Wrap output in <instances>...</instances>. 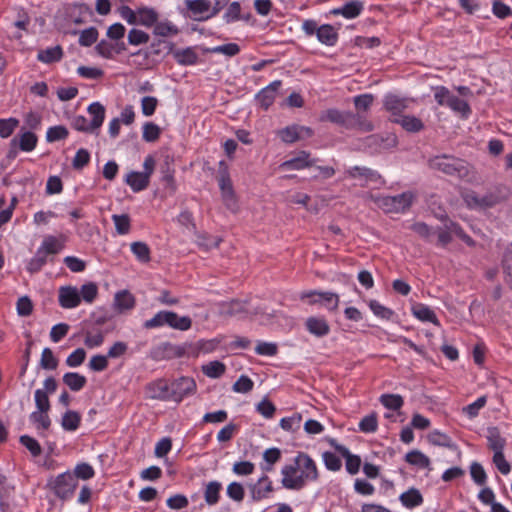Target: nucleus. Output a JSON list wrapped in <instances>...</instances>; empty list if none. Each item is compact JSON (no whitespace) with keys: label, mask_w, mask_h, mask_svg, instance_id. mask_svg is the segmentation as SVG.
I'll list each match as a JSON object with an SVG mask.
<instances>
[{"label":"nucleus","mask_w":512,"mask_h":512,"mask_svg":"<svg viewBox=\"0 0 512 512\" xmlns=\"http://www.w3.org/2000/svg\"><path fill=\"white\" fill-rule=\"evenodd\" d=\"M281 458V451L278 448H269L263 452V462L260 464V468L264 473L271 472L273 466Z\"/></svg>","instance_id":"473e14b6"},{"label":"nucleus","mask_w":512,"mask_h":512,"mask_svg":"<svg viewBox=\"0 0 512 512\" xmlns=\"http://www.w3.org/2000/svg\"><path fill=\"white\" fill-rule=\"evenodd\" d=\"M222 485L218 481H211L205 487L204 498L208 505H215L219 501Z\"/></svg>","instance_id":"58836bf2"},{"label":"nucleus","mask_w":512,"mask_h":512,"mask_svg":"<svg viewBox=\"0 0 512 512\" xmlns=\"http://www.w3.org/2000/svg\"><path fill=\"white\" fill-rule=\"evenodd\" d=\"M172 55L179 65L189 66L194 65L198 61V54L192 47L184 49H177L172 52Z\"/></svg>","instance_id":"cd10ccee"},{"label":"nucleus","mask_w":512,"mask_h":512,"mask_svg":"<svg viewBox=\"0 0 512 512\" xmlns=\"http://www.w3.org/2000/svg\"><path fill=\"white\" fill-rule=\"evenodd\" d=\"M168 326L179 331H187L192 326V320L189 316H179L173 311L162 310L157 312L151 319L144 322L146 329H156Z\"/></svg>","instance_id":"7ed1b4c3"},{"label":"nucleus","mask_w":512,"mask_h":512,"mask_svg":"<svg viewBox=\"0 0 512 512\" xmlns=\"http://www.w3.org/2000/svg\"><path fill=\"white\" fill-rule=\"evenodd\" d=\"M432 169L441 171L447 175L455 176L459 179L470 180L472 168L464 160L451 155H439L429 160Z\"/></svg>","instance_id":"f03ea898"},{"label":"nucleus","mask_w":512,"mask_h":512,"mask_svg":"<svg viewBox=\"0 0 512 512\" xmlns=\"http://www.w3.org/2000/svg\"><path fill=\"white\" fill-rule=\"evenodd\" d=\"M206 52L211 54H223L227 57H233L240 52V47L236 43H227L224 45L208 48Z\"/></svg>","instance_id":"37998d69"},{"label":"nucleus","mask_w":512,"mask_h":512,"mask_svg":"<svg viewBox=\"0 0 512 512\" xmlns=\"http://www.w3.org/2000/svg\"><path fill=\"white\" fill-rule=\"evenodd\" d=\"M104 342V335L101 330L85 332L84 345L89 349L100 347Z\"/></svg>","instance_id":"a18cd8bd"},{"label":"nucleus","mask_w":512,"mask_h":512,"mask_svg":"<svg viewBox=\"0 0 512 512\" xmlns=\"http://www.w3.org/2000/svg\"><path fill=\"white\" fill-rule=\"evenodd\" d=\"M370 198L385 213H402L412 204L414 195L411 192H403L395 196H373Z\"/></svg>","instance_id":"39448f33"},{"label":"nucleus","mask_w":512,"mask_h":512,"mask_svg":"<svg viewBox=\"0 0 512 512\" xmlns=\"http://www.w3.org/2000/svg\"><path fill=\"white\" fill-rule=\"evenodd\" d=\"M226 493L230 499L236 502H241L245 496L244 487L239 482L230 483L227 486Z\"/></svg>","instance_id":"0e129e2a"},{"label":"nucleus","mask_w":512,"mask_h":512,"mask_svg":"<svg viewBox=\"0 0 512 512\" xmlns=\"http://www.w3.org/2000/svg\"><path fill=\"white\" fill-rule=\"evenodd\" d=\"M281 85L280 80H275L257 93L256 100L263 109L267 110L274 103Z\"/></svg>","instance_id":"f3484780"},{"label":"nucleus","mask_w":512,"mask_h":512,"mask_svg":"<svg viewBox=\"0 0 512 512\" xmlns=\"http://www.w3.org/2000/svg\"><path fill=\"white\" fill-rule=\"evenodd\" d=\"M150 397L153 399H167L169 397V386L165 381H157L148 386Z\"/></svg>","instance_id":"a19ab883"},{"label":"nucleus","mask_w":512,"mask_h":512,"mask_svg":"<svg viewBox=\"0 0 512 512\" xmlns=\"http://www.w3.org/2000/svg\"><path fill=\"white\" fill-rule=\"evenodd\" d=\"M321 121H329L335 123L345 129H351V125L355 123L354 114L343 112L337 109H328L320 116Z\"/></svg>","instance_id":"4468645a"},{"label":"nucleus","mask_w":512,"mask_h":512,"mask_svg":"<svg viewBox=\"0 0 512 512\" xmlns=\"http://www.w3.org/2000/svg\"><path fill=\"white\" fill-rule=\"evenodd\" d=\"M128 43L133 46L146 44L150 40V36L143 30L133 28L128 33Z\"/></svg>","instance_id":"603ef678"},{"label":"nucleus","mask_w":512,"mask_h":512,"mask_svg":"<svg viewBox=\"0 0 512 512\" xmlns=\"http://www.w3.org/2000/svg\"><path fill=\"white\" fill-rule=\"evenodd\" d=\"M277 134L284 143L290 144L300 139L311 137L313 135V131L309 127L291 125L279 130Z\"/></svg>","instance_id":"ddd939ff"},{"label":"nucleus","mask_w":512,"mask_h":512,"mask_svg":"<svg viewBox=\"0 0 512 512\" xmlns=\"http://www.w3.org/2000/svg\"><path fill=\"white\" fill-rule=\"evenodd\" d=\"M412 315L422 322H430L436 326H439V320L435 312L427 305L423 303H414L411 306Z\"/></svg>","instance_id":"412c9836"},{"label":"nucleus","mask_w":512,"mask_h":512,"mask_svg":"<svg viewBox=\"0 0 512 512\" xmlns=\"http://www.w3.org/2000/svg\"><path fill=\"white\" fill-rule=\"evenodd\" d=\"M325 467L330 471H339L342 467L341 459L333 452L326 451L322 454Z\"/></svg>","instance_id":"13d9d810"},{"label":"nucleus","mask_w":512,"mask_h":512,"mask_svg":"<svg viewBox=\"0 0 512 512\" xmlns=\"http://www.w3.org/2000/svg\"><path fill=\"white\" fill-rule=\"evenodd\" d=\"M179 33L178 27L169 20L158 21L153 26V34L160 37L176 36Z\"/></svg>","instance_id":"f704fd0d"},{"label":"nucleus","mask_w":512,"mask_h":512,"mask_svg":"<svg viewBox=\"0 0 512 512\" xmlns=\"http://www.w3.org/2000/svg\"><path fill=\"white\" fill-rule=\"evenodd\" d=\"M98 39V30L95 27H89L81 31L79 36V44L84 47H89L94 44Z\"/></svg>","instance_id":"bf43d9fd"},{"label":"nucleus","mask_w":512,"mask_h":512,"mask_svg":"<svg viewBox=\"0 0 512 512\" xmlns=\"http://www.w3.org/2000/svg\"><path fill=\"white\" fill-rule=\"evenodd\" d=\"M369 308L376 317H379L381 319L389 320L393 316V311L383 306L377 300H370Z\"/></svg>","instance_id":"052dcab7"},{"label":"nucleus","mask_w":512,"mask_h":512,"mask_svg":"<svg viewBox=\"0 0 512 512\" xmlns=\"http://www.w3.org/2000/svg\"><path fill=\"white\" fill-rule=\"evenodd\" d=\"M87 112L91 117V127L98 133L105 119V107L99 102H93L88 106Z\"/></svg>","instance_id":"bb28decb"},{"label":"nucleus","mask_w":512,"mask_h":512,"mask_svg":"<svg viewBox=\"0 0 512 512\" xmlns=\"http://www.w3.org/2000/svg\"><path fill=\"white\" fill-rule=\"evenodd\" d=\"M63 249V244L55 236H46L41 245L38 247L39 253L43 254L46 258L50 254H57Z\"/></svg>","instance_id":"7c9ffc66"},{"label":"nucleus","mask_w":512,"mask_h":512,"mask_svg":"<svg viewBox=\"0 0 512 512\" xmlns=\"http://www.w3.org/2000/svg\"><path fill=\"white\" fill-rule=\"evenodd\" d=\"M250 495L253 501H261L269 497L273 492V485L270 478L264 473L256 483L249 485Z\"/></svg>","instance_id":"2eb2a0df"},{"label":"nucleus","mask_w":512,"mask_h":512,"mask_svg":"<svg viewBox=\"0 0 512 512\" xmlns=\"http://www.w3.org/2000/svg\"><path fill=\"white\" fill-rule=\"evenodd\" d=\"M364 5L359 0H352L345 3L342 7L335 8L331 11L333 15H342L346 19H354L361 14Z\"/></svg>","instance_id":"4be33fe9"},{"label":"nucleus","mask_w":512,"mask_h":512,"mask_svg":"<svg viewBox=\"0 0 512 512\" xmlns=\"http://www.w3.org/2000/svg\"><path fill=\"white\" fill-rule=\"evenodd\" d=\"M112 220L115 225L116 232L119 235H126L129 233L131 228L130 217L127 214H114Z\"/></svg>","instance_id":"49530a36"},{"label":"nucleus","mask_w":512,"mask_h":512,"mask_svg":"<svg viewBox=\"0 0 512 512\" xmlns=\"http://www.w3.org/2000/svg\"><path fill=\"white\" fill-rule=\"evenodd\" d=\"M161 135V128L153 123V122H146L143 125V132H142V138L146 142H155L158 140V138Z\"/></svg>","instance_id":"3c124183"},{"label":"nucleus","mask_w":512,"mask_h":512,"mask_svg":"<svg viewBox=\"0 0 512 512\" xmlns=\"http://www.w3.org/2000/svg\"><path fill=\"white\" fill-rule=\"evenodd\" d=\"M382 405L391 410H398L403 406V398L398 394H384L380 397Z\"/></svg>","instance_id":"864d4df0"},{"label":"nucleus","mask_w":512,"mask_h":512,"mask_svg":"<svg viewBox=\"0 0 512 512\" xmlns=\"http://www.w3.org/2000/svg\"><path fill=\"white\" fill-rule=\"evenodd\" d=\"M125 181L134 192H140L147 188L150 178L142 172L131 171L127 174Z\"/></svg>","instance_id":"a878e982"},{"label":"nucleus","mask_w":512,"mask_h":512,"mask_svg":"<svg viewBox=\"0 0 512 512\" xmlns=\"http://www.w3.org/2000/svg\"><path fill=\"white\" fill-rule=\"evenodd\" d=\"M62 57L63 50L59 45L40 50L37 54V60L44 64L59 62Z\"/></svg>","instance_id":"c85d7f7f"},{"label":"nucleus","mask_w":512,"mask_h":512,"mask_svg":"<svg viewBox=\"0 0 512 512\" xmlns=\"http://www.w3.org/2000/svg\"><path fill=\"white\" fill-rule=\"evenodd\" d=\"M196 383L191 377H181L171 384V394L177 402L182 401L185 397L194 394Z\"/></svg>","instance_id":"f8f14e48"},{"label":"nucleus","mask_w":512,"mask_h":512,"mask_svg":"<svg viewBox=\"0 0 512 512\" xmlns=\"http://www.w3.org/2000/svg\"><path fill=\"white\" fill-rule=\"evenodd\" d=\"M312 165L309 159V153L301 151L296 157L283 162L280 165V169L283 171L288 170H302Z\"/></svg>","instance_id":"b1692460"},{"label":"nucleus","mask_w":512,"mask_h":512,"mask_svg":"<svg viewBox=\"0 0 512 512\" xmlns=\"http://www.w3.org/2000/svg\"><path fill=\"white\" fill-rule=\"evenodd\" d=\"M132 253L135 255L136 259L141 263H148L151 259V251L149 246L142 241H136L131 243L130 245Z\"/></svg>","instance_id":"4c0bfd02"},{"label":"nucleus","mask_w":512,"mask_h":512,"mask_svg":"<svg viewBox=\"0 0 512 512\" xmlns=\"http://www.w3.org/2000/svg\"><path fill=\"white\" fill-rule=\"evenodd\" d=\"M58 301L62 308H76L81 303L79 289L74 286L60 287L58 293Z\"/></svg>","instance_id":"dca6fc26"},{"label":"nucleus","mask_w":512,"mask_h":512,"mask_svg":"<svg viewBox=\"0 0 512 512\" xmlns=\"http://www.w3.org/2000/svg\"><path fill=\"white\" fill-rule=\"evenodd\" d=\"M434 98L438 105L447 106L464 118H467L471 113L468 103L452 94L448 88L444 86H438L435 88Z\"/></svg>","instance_id":"423d86ee"},{"label":"nucleus","mask_w":512,"mask_h":512,"mask_svg":"<svg viewBox=\"0 0 512 512\" xmlns=\"http://www.w3.org/2000/svg\"><path fill=\"white\" fill-rule=\"evenodd\" d=\"M470 474L473 481L478 485L486 483L487 475L483 466L478 462H473L470 466Z\"/></svg>","instance_id":"774afa93"},{"label":"nucleus","mask_w":512,"mask_h":512,"mask_svg":"<svg viewBox=\"0 0 512 512\" xmlns=\"http://www.w3.org/2000/svg\"><path fill=\"white\" fill-rule=\"evenodd\" d=\"M221 339L220 338H213L208 340H199L196 343V349L199 353L203 354H209L212 353L217 349V347L220 345Z\"/></svg>","instance_id":"e2e57ef3"},{"label":"nucleus","mask_w":512,"mask_h":512,"mask_svg":"<svg viewBox=\"0 0 512 512\" xmlns=\"http://www.w3.org/2000/svg\"><path fill=\"white\" fill-rule=\"evenodd\" d=\"M63 382L72 391H80L87 383L85 376L76 372H67L63 375Z\"/></svg>","instance_id":"e433bc0d"},{"label":"nucleus","mask_w":512,"mask_h":512,"mask_svg":"<svg viewBox=\"0 0 512 512\" xmlns=\"http://www.w3.org/2000/svg\"><path fill=\"white\" fill-rule=\"evenodd\" d=\"M80 299L82 298L86 303H92L97 296L98 288L95 283L89 282L81 286Z\"/></svg>","instance_id":"680f3d73"},{"label":"nucleus","mask_w":512,"mask_h":512,"mask_svg":"<svg viewBox=\"0 0 512 512\" xmlns=\"http://www.w3.org/2000/svg\"><path fill=\"white\" fill-rule=\"evenodd\" d=\"M281 484L285 489L299 491L309 482H316L319 471L316 462L306 453L299 452L293 462L281 468Z\"/></svg>","instance_id":"f257e3e1"},{"label":"nucleus","mask_w":512,"mask_h":512,"mask_svg":"<svg viewBox=\"0 0 512 512\" xmlns=\"http://www.w3.org/2000/svg\"><path fill=\"white\" fill-rule=\"evenodd\" d=\"M344 178L357 180V184L361 187H366L369 184H384L382 176L376 170L365 166H353L346 169Z\"/></svg>","instance_id":"1a4fd4ad"},{"label":"nucleus","mask_w":512,"mask_h":512,"mask_svg":"<svg viewBox=\"0 0 512 512\" xmlns=\"http://www.w3.org/2000/svg\"><path fill=\"white\" fill-rule=\"evenodd\" d=\"M29 420L38 431H46L51 425L48 411L35 410L30 414Z\"/></svg>","instance_id":"c9c22d12"},{"label":"nucleus","mask_w":512,"mask_h":512,"mask_svg":"<svg viewBox=\"0 0 512 512\" xmlns=\"http://www.w3.org/2000/svg\"><path fill=\"white\" fill-rule=\"evenodd\" d=\"M72 474L75 476L76 480L78 478L82 480H89L95 476V470L88 463H80L75 466Z\"/></svg>","instance_id":"4d7b16f0"},{"label":"nucleus","mask_w":512,"mask_h":512,"mask_svg":"<svg viewBox=\"0 0 512 512\" xmlns=\"http://www.w3.org/2000/svg\"><path fill=\"white\" fill-rule=\"evenodd\" d=\"M218 185L221 191V197L224 205L231 211L235 212L238 208L237 198L233 189L226 164L221 161L219 175L217 177Z\"/></svg>","instance_id":"6e6552de"},{"label":"nucleus","mask_w":512,"mask_h":512,"mask_svg":"<svg viewBox=\"0 0 512 512\" xmlns=\"http://www.w3.org/2000/svg\"><path fill=\"white\" fill-rule=\"evenodd\" d=\"M81 417L75 411H67L62 417V427L67 431H75L80 424Z\"/></svg>","instance_id":"8fccbe9b"},{"label":"nucleus","mask_w":512,"mask_h":512,"mask_svg":"<svg viewBox=\"0 0 512 512\" xmlns=\"http://www.w3.org/2000/svg\"><path fill=\"white\" fill-rule=\"evenodd\" d=\"M402 505L406 508H415L423 503V497L418 489L410 488L399 497Z\"/></svg>","instance_id":"72a5a7b5"},{"label":"nucleus","mask_w":512,"mask_h":512,"mask_svg":"<svg viewBox=\"0 0 512 512\" xmlns=\"http://www.w3.org/2000/svg\"><path fill=\"white\" fill-rule=\"evenodd\" d=\"M68 136V130L62 125L50 127L46 133V140L48 142H55L65 139Z\"/></svg>","instance_id":"69168bd1"},{"label":"nucleus","mask_w":512,"mask_h":512,"mask_svg":"<svg viewBox=\"0 0 512 512\" xmlns=\"http://www.w3.org/2000/svg\"><path fill=\"white\" fill-rule=\"evenodd\" d=\"M385 109L393 115V118L403 115L402 112L408 109L410 100L397 96L395 94H387L383 100Z\"/></svg>","instance_id":"a211bd4d"},{"label":"nucleus","mask_w":512,"mask_h":512,"mask_svg":"<svg viewBox=\"0 0 512 512\" xmlns=\"http://www.w3.org/2000/svg\"><path fill=\"white\" fill-rule=\"evenodd\" d=\"M40 365L43 369L54 370L58 366V360L50 348H44L41 354Z\"/></svg>","instance_id":"5fc2aeb1"},{"label":"nucleus","mask_w":512,"mask_h":512,"mask_svg":"<svg viewBox=\"0 0 512 512\" xmlns=\"http://www.w3.org/2000/svg\"><path fill=\"white\" fill-rule=\"evenodd\" d=\"M392 121L410 133H418L425 127L423 121L414 115H399V117L393 118Z\"/></svg>","instance_id":"aec40b11"},{"label":"nucleus","mask_w":512,"mask_h":512,"mask_svg":"<svg viewBox=\"0 0 512 512\" xmlns=\"http://www.w3.org/2000/svg\"><path fill=\"white\" fill-rule=\"evenodd\" d=\"M378 428L377 415L371 413L361 419L359 430L364 433H374Z\"/></svg>","instance_id":"6e6d98bb"},{"label":"nucleus","mask_w":512,"mask_h":512,"mask_svg":"<svg viewBox=\"0 0 512 512\" xmlns=\"http://www.w3.org/2000/svg\"><path fill=\"white\" fill-rule=\"evenodd\" d=\"M488 446L493 452H502L506 445V439L502 437L499 430L496 427L488 428L487 431Z\"/></svg>","instance_id":"2f4dec72"},{"label":"nucleus","mask_w":512,"mask_h":512,"mask_svg":"<svg viewBox=\"0 0 512 512\" xmlns=\"http://www.w3.org/2000/svg\"><path fill=\"white\" fill-rule=\"evenodd\" d=\"M37 142V136L32 131L22 127L18 135L10 141L9 157L14 158L16 156L17 147L24 152L33 151L36 148Z\"/></svg>","instance_id":"9b49d317"},{"label":"nucleus","mask_w":512,"mask_h":512,"mask_svg":"<svg viewBox=\"0 0 512 512\" xmlns=\"http://www.w3.org/2000/svg\"><path fill=\"white\" fill-rule=\"evenodd\" d=\"M158 99L153 96H145L141 99V111L146 117L152 116L157 108Z\"/></svg>","instance_id":"338daca9"},{"label":"nucleus","mask_w":512,"mask_h":512,"mask_svg":"<svg viewBox=\"0 0 512 512\" xmlns=\"http://www.w3.org/2000/svg\"><path fill=\"white\" fill-rule=\"evenodd\" d=\"M77 484L78 482L75 479V476L70 471L61 473L56 477L51 478L48 482L50 489L62 500L72 498Z\"/></svg>","instance_id":"0eeeda50"},{"label":"nucleus","mask_w":512,"mask_h":512,"mask_svg":"<svg viewBox=\"0 0 512 512\" xmlns=\"http://www.w3.org/2000/svg\"><path fill=\"white\" fill-rule=\"evenodd\" d=\"M135 306L134 296L127 290L119 291L114 297V307L119 313L133 309Z\"/></svg>","instance_id":"393cba45"},{"label":"nucleus","mask_w":512,"mask_h":512,"mask_svg":"<svg viewBox=\"0 0 512 512\" xmlns=\"http://www.w3.org/2000/svg\"><path fill=\"white\" fill-rule=\"evenodd\" d=\"M245 312V304L240 301L223 303L220 308V313L224 316H238Z\"/></svg>","instance_id":"79ce46f5"},{"label":"nucleus","mask_w":512,"mask_h":512,"mask_svg":"<svg viewBox=\"0 0 512 512\" xmlns=\"http://www.w3.org/2000/svg\"><path fill=\"white\" fill-rule=\"evenodd\" d=\"M300 299L308 304H320L329 311H334L339 305V296L333 292L307 291L300 294Z\"/></svg>","instance_id":"9d476101"},{"label":"nucleus","mask_w":512,"mask_h":512,"mask_svg":"<svg viewBox=\"0 0 512 512\" xmlns=\"http://www.w3.org/2000/svg\"><path fill=\"white\" fill-rule=\"evenodd\" d=\"M317 39L326 46H334L338 40V33L332 25L323 24L319 26Z\"/></svg>","instance_id":"c756f323"},{"label":"nucleus","mask_w":512,"mask_h":512,"mask_svg":"<svg viewBox=\"0 0 512 512\" xmlns=\"http://www.w3.org/2000/svg\"><path fill=\"white\" fill-rule=\"evenodd\" d=\"M305 327L310 334L319 338L328 335L330 332V326L324 317H308L305 321Z\"/></svg>","instance_id":"6ab92c4d"},{"label":"nucleus","mask_w":512,"mask_h":512,"mask_svg":"<svg viewBox=\"0 0 512 512\" xmlns=\"http://www.w3.org/2000/svg\"><path fill=\"white\" fill-rule=\"evenodd\" d=\"M428 441L435 446L453 447L452 439L445 433L434 430L428 434Z\"/></svg>","instance_id":"c03bdc74"},{"label":"nucleus","mask_w":512,"mask_h":512,"mask_svg":"<svg viewBox=\"0 0 512 512\" xmlns=\"http://www.w3.org/2000/svg\"><path fill=\"white\" fill-rule=\"evenodd\" d=\"M120 17L130 25H141L144 27H153L156 24L159 14L152 8L142 6L133 10L127 5H122L118 9Z\"/></svg>","instance_id":"20e7f679"},{"label":"nucleus","mask_w":512,"mask_h":512,"mask_svg":"<svg viewBox=\"0 0 512 512\" xmlns=\"http://www.w3.org/2000/svg\"><path fill=\"white\" fill-rule=\"evenodd\" d=\"M186 6L192 14L197 16V20H207L210 14L209 0H187Z\"/></svg>","instance_id":"5701e85b"},{"label":"nucleus","mask_w":512,"mask_h":512,"mask_svg":"<svg viewBox=\"0 0 512 512\" xmlns=\"http://www.w3.org/2000/svg\"><path fill=\"white\" fill-rule=\"evenodd\" d=\"M19 125V120L14 117L0 119V137H10Z\"/></svg>","instance_id":"de8ad7c7"},{"label":"nucleus","mask_w":512,"mask_h":512,"mask_svg":"<svg viewBox=\"0 0 512 512\" xmlns=\"http://www.w3.org/2000/svg\"><path fill=\"white\" fill-rule=\"evenodd\" d=\"M225 369V365L220 361H211L202 367L203 373L209 378H219Z\"/></svg>","instance_id":"09e8293b"},{"label":"nucleus","mask_w":512,"mask_h":512,"mask_svg":"<svg viewBox=\"0 0 512 512\" xmlns=\"http://www.w3.org/2000/svg\"><path fill=\"white\" fill-rule=\"evenodd\" d=\"M405 460L413 466L418 468H429L430 459L419 450H413L406 454Z\"/></svg>","instance_id":"ea45409f"}]
</instances>
